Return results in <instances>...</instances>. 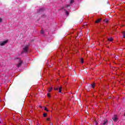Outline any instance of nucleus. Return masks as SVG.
<instances>
[{
	"mask_svg": "<svg viewBox=\"0 0 125 125\" xmlns=\"http://www.w3.org/2000/svg\"><path fill=\"white\" fill-rule=\"evenodd\" d=\"M7 42H8V41H7V40H6V41H3V42H0V45L1 46H3V45H4L5 44H6V43H7Z\"/></svg>",
	"mask_w": 125,
	"mask_h": 125,
	"instance_id": "nucleus-1",
	"label": "nucleus"
},
{
	"mask_svg": "<svg viewBox=\"0 0 125 125\" xmlns=\"http://www.w3.org/2000/svg\"><path fill=\"white\" fill-rule=\"evenodd\" d=\"M102 125H108V120L107 119H104V123H102Z\"/></svg>",
	"mask_w": 125,
	"mask_h": 125,
	"instance_id": "nucleus-2",
	"label": "nucleus"
},
{
	"mask_svg": "<svg viewBox=\"0 0 125 125\" xmlns=\"http://www.w3.org/2000/svg\"><path fill=\"white\" fill-rule=\"evenodd\" d=\"M23 49L24 52H27L29 49V45L25 46L24 48H23Z\"/></svg>",
	"mask_w": 125,
	"mask_h": 125,
	"instance_id": "nucleus-3",
	"label": "nucleus"
},
{
	"mask_svg": "<svg viewBox=\"0 0 125 125\" xmlns=\"http://www.w3.org/2000/svg\"><path fill=\"white\" fill-rule=\"evenodd\" d=\"M23 63V62L22 61H20L19 63L17 64L18 68H19V67H21V65Z\"/></svg>",
	"mask_w": 125,
	"mask_h": 125,
	"instance_id": "nucleus-4",
	"label": "nucleus"
},
{
	"mask_svg": "<svg viewBox=\"0 0 125 125\" xmlns=\"http://www.w3.org/2000/svg\"><path fill=\"white\" fill-rule=\"evenodd\" d=\"M112 120L116 122H118V117H117V115H114V117L112 118Z\"/></svg>",
	"mask_w": 125,
	"mask_h": 125,
	"instance_id": "nucleus-5",
	"label": "nucleus"
},
{
	"mask_svg": "<svg viewBox=\"0 0 125 125\" xmlns=\"http://www.w3.org/2000/svg\"><path fill=\"white\" fill-rule=\"evenodd\" d=\"M101 21H102V18L99 19L95 21V23H100Z\"/></svg>",
	"mask_w": 125,
	"mask_h": 125,
	"instance_id": "nucleus-6",
	"label": "nucleus"
},
{
	"mask_svg": "<svg viewBox=\"0 0 125 125\" xmlns=\"http://www.w3.org/2000/svg\"><path fill=\"white\" fill-rule=\"evenodd\" d=\"M62 91V87H60L59 88V92L61 93Z\"/></svg>",
	"mask_w": 125,
	"mask_h": 125,
	"instance_id": "nucleus-7",
	"label": "nucleus"
},
{
	"mask_svg": "<svg viewBox=\"0 0 125 125\" xmlns=\"http://www.w3.org/2000/svg\"><path fill=\"white\" fill-rule=\"evenodd\" d=\"M42 11H43V9H40L39 10L38 13H41V12H42Z\"/></svg>",
	"mask_w": 125,
	"mask_h": 125,
	"instance_id": "nucleus-8",
	"label": "nucleus"
},
{
	"mask_svg": "<svg viewBox=\"0 0 125 125\" xmlns=\"http://www.w3.org/2000/svg\"><path fill=\"white\" fill-rule=\"evenodd\" d=\"M108 41H109V42H112L113 41V38H108Z\"/></svg>",
	"mask_w": 125,
	"mask_h": 125,
	"instance_id": "nucleus-9",
	"label": "nucleus"
},
{
	"mask_svg": "<svg viewBox=\"0 0 125 125\" xmlns=\"http://www.w3.org/2000/svg\"><path fill=\"white\" fill-rule=\"evenodd\" d=\"M91 86L93 88H94V87H95V83H93L92 84H91Z\"/></svg>",
	"mask_w": 125,
	"mask_h": 125,
	"instance_id": "nucleus-10",
	"label": "nucleus"
},
{
	"mask_svg": "<svg viewBox=\"0 0 125 125\" xmlns=\"http://www.w3.org/2000/svg\"><path fill=\"white\" fill-rule=\"evenodd\" d=\"M52 89H53L52 87L49 88L48 89L49 92H51V91L52 90Z\"/></svg>",
	"mask_w": 125,
	"mask_h": 125,
	"instance_id": "nucleus-11",
	"label": "nucleus"
},
{
	"mask_svg": "<svg viewBox=\"0 0 125 125\" xmlns=\"http://www.w3.org/2000/svg\"><path fill=\"white\" fill-rule=\"evenodd\" d=\"M46 116H47V114H46V113L43 114V117H46Z\"/></svg>",
	"mask_w": 125,
	"mask_h": 125,
	"instance_id": "nucleus-12",
	"label": "nucleus"
},
{
	"mask_svg": "<svg viewBox=\"0 0 125 125\" xmlns=\"http://www.w3.org/2000/svg\"><path fill=\"white\" fill-rule=\"evenodd\" d=\"M44 110H45V111H46L47 112H48V109H47V108H46V107H44Z\"/></svg>",
	"mask_w": 125,
	"mask_h": 125,
	"instance_id": "nucleus-13",
	"label": "nucleus"
},
{
	"mask_svg": "<svg viewBox=\"0 0 125 125\" xmlns=\"http://www.w3.org/2000/svg\"><path fill=\"white\" fill-rule=\"evenodd\" d=\"M95 123L96 125H98V122L96 120H95Z\"/></svg>",
	"mask_w": 125,
	"mask_h": 125,
	"instance_id": "nucleus-14",
	"label": "nucleus"
},
{
	"mask_svg": "<svg viewBox=\"0 0 125 125\" xmlns=\"http://www.w3.org/2000/svg\"><path fill=\"white\" fill-rule=\"evenodd\" d=\"M81 63H83V58H81Z\"/></svg>",
	"mask_w": 125,
	"mask_h": 125,
	"instance_id": "nucleus-15",
	"label": "nucleus"
},
{
	"mask_svg": "<svg viewBox=\"0 0 125 125\" xmlns=\"http://www.w3.org/2000/svg\"><path fill=\"white\" fill-rule=\"evenodd\" d=\"M123 37H124V38H125V31L123 32Z\"/></svg>",
	"mask_w": 125,
	"mask_h": 125,
	"instance_id": "nucleus-16",
	"label": "nucleus"
},
{
	"mask_svg": "<svg viewBox=\"0 0 125 125\" xmlns=\"http://www.w3.org/2000/svg\"><path fill=\"white\" fill-rule=\"evenodd\" d=\"M74 0H70V3H73Z\"/></svg>",
	"mask_w": 125,
	"mask_h": 125,
	"instance_id": "nucleus-17",
	"label": "nucleus"
},
{
	"mask_svg": "<svg viewBox=\"0 0 125 125\" xmlns=\"http://www.w3.org/2000/svg\"><path fill=\"white\" fill-rule=\"evenodd\" d=\"M65 13L67 15H69V12H68V11H66Z\"/></svg>",
	"mask_w": 125,
	"mask_h": 125,
	"instance_id": "nucleus-18",
	"label": "nucleus"
},
{
	"mask_svg": "<svg viewBox=\"0 0 125 125\" xmlns=\"http://www.w3.org/2000/svg\"><path fill=\"white\" fill-rule=\"evenodd\" d=\"M43 33H44L43 30H42V29L41 33V34H43Z\"/></svg>",
	"mask_w": 125,
	"mask_h": 125,
	"instance_id": "nucleus-19",
	"label": "nucleus"
},
{
	"mask_svg": "<svg viewBox=\"0 0 125 125\" xmlns=\"http://www.w3.org/2000/svg\"><path fill=\"white\" fill-rule=\"evenodd\" d=\"M47 96H48V97H50V94L48 93L47 94Z\"/></svg>",
	"mask_w": 125,
	"mask_h": 125,
	"instance_id": "nucleus-20",
	"label": "nucleus"
},
{
	"mask_svg": "<svg viewBox=\"0 0 125 125\" xmlns=\"http://www.w3.org/2000/svg\"><path fill=\"white\" fill-rule=\"evenodd\" d=\"M55 90H58V87H56L54 88Z\"/></svg>",
	"mask_w": 125,
	"mask_h": 125,
	"instance_id": "nucleus-21",
	"label": "nucleus"
},
{
	"mask_svg": "<svg viewBox=\"0 0 125 125\" xmlns=\"http://www.w3.org/2000/svg\"><path fill=\"white\" fill-rule=\"evenodd\" d=\"M32 121H30L29 122V125H31V124H32Z\"/></svg>",
	"mask_w": 125,
	"mask_h": 125,
	"instance_id": "nucleus-22",
	"label": "nucleus"
},
{
	"mask_svg": "<svg viewBox=\"0 0 125 125\" xmlns=\"http://www.w3.org/2000/svg\"><path fill=\"white\" fill-rule=\"evenodd\" d=\"M2 21V19L1 18H0V23Z\"/></svg>",
	"mask_w": 125,
	"mask_h": 125,
	"instance_id": "nucleus-23",
	"label": "nucleus"
},
{
	"mask_svg": "<svg viewBox=\"0 0 125 125\" xmlns=\"http://www.w3.org/2000/svg\"><path fill=\"white\" fill-rule=\"evenodd\" d=\"M47 121H50V118H47Z\"/></svg>",
	"mask_w": 125,
	"mask_h": 125,
	"instance_id": "nucleus-24",
	"label": "nucleus"
},
{
	"mask_svg": "<svg viewBox=\"0 0 125 125\" xmlns=\"http://www.w3.org/2000/svg\"><path fill=\"white\" fill-rule=\"evenodd\" d=\"M105 22L106 23H108V20L105 21Z\"/></svg>",
	"mask_w": 125,
	"mask_h": 125,
	"instance_id": "nucleus-25",
	"label": "nucleus"
},
{
	"mask_svg": "<svg viewBox=\"0 0 125 125\" xmlns=\"http://www.w3.org/2000/svg\"><path fill=\"white\" fill-rule=\"evenodd\" d=\"M40 78L42 79V75L40 74Z\"/></svg>",
	"mask_w": 125,
	"mask_h": 125,
	"instance_id": "nucleus-26",
	"label": "nucleus"
},
{
	"mask_svg": "<svg viewBox=\"0 0 125 125\" xmlns=\"http://www.w3.org/2000/svg\"><path fill=\"white\" fill-rule=\"evenodd\" d=\"M124 116H125V114H124Z\"/></svg>",
	"mask_w": 125,
	"mask_h": 125,
	"instance_id": "nucleus-27",
	"label": "nucleus"
},
{
	"mask_svg": "<svg viewBox=\"0 0 125 125\" xmlns=\"http://www.w3.org/2000/svg\"><path fill=\"white\" fill-rule=\"evenodd\" d=\"M66 7H68V6H66Z\"/></svg>",
	"mask_w": 125,
	"mask_h": 125,
	"instance_id": "nucleus-28",
	"label": "nucleus"
}]
</instances>
